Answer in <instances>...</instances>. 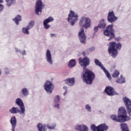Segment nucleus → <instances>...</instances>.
<instances>
[{"mask_svg":"<svg viewBox=\"0 0 131 131\" xmlns=\"http://www.w3.org/2000/svg\"><path fill=\"white\" fill-rule=\"evenodd\" d=\"M90 58L88 57H85L83 58L80 57L79 58V63L80 65L84 68L82 79L87 84H92L93 81L95 79V77H96L94 72L90 70L86 69V67L90 65Z\"/></svg>","mask_w":131,"mask_h":131,"instance_id":"1","label":"nucleus"},{"mask_svg":"<svg viewBox=\"0 0 131 131\" xmlns=\"http://www.w3.org/2000/svg\"><path fill=\"white\" fill-rule=\"evenodd\" d=\"M111 119L117 122H125L130 120V118L127 116L126 110L123 107H121L118 111V116L112 115L111 116Z\"/></svg>","mask_w":131,"mask_h":131,"instance_id":"2","label":"nucleus"},{"mask_svg":"<svg viewBox=\"0 0 131 131\" xmlns=\"http://www.w3.org/2000/svg\"><path fill=\"white\" fill-rule=\"evenodd\" d=\"M110 46L108 47V53L111 55L113 58H115L117 56L118 52L117 50H120L122 45L120 43H116V42L112 41L109 43Z\"/></svg>","mask_w":131,"mask_h":131,"instance_id":"3","label":"nucleus"},{"mask_svg":"<svg viewBox=\"0 0 131 131\" xmlns=\"http://www.w3.org/2000/svg\"><path fill=\"white\" fill-rule=\"evenodd\" d=\"M103 33L104 35L110 37L108 40L113 39L115 37V31L113 29V25H110L107 26L105 30H104Z\"/></svg>","mask_w":131,"mask_h":131,"instance_id":"4","label":"nucleus"},{"mask_svg":"<svg viewBox=\"0 0 131 131\" xmlns=\"http://www.w3.org/2000/svg\"><path fill=\"white\" fill-rule=\"evenodd\" d=\"M79 24L81 27H84L85 29H88V28H90V27H91V26L92 25V21L90 18L83 16L80 20Z\"/></svg>","mask_w":131,"mask_h":131,"instance_id":"5","label":"nucleus"},{"mask_svg":"<svg viewBox=\"0 0 131 131\" xmlns=\"http://www.w3.org/2000/svg\"><path fill=\"white\" fill-rule=\"evenodd\" d=\"M68 22L71 21V25L73 26L75 24V22L78 21V14L74 13V11L71 10L68 15Z\"/></svg>","mask_w":131,"mask_h":131,"instance_id":"6","label":"nucleus"},{"mask_svg":"<svg viewBox=\"0 0 131 131\" xmlns=\"http://www.w3.org/2000/svg\"><path fill=\"white\" fill-rule=\"evenodd\" d=\"M91 129L93 131H106L108 129V126L106 125V124H101L97 127L96 125L92 124L91 126Z\"/></svg>","mask_w":131,"mask_h":131,"instance_id":"7","label":"nucleus"},{"mask_svg":"<svg viewBox=\"0 0 131 131\" xmlns=\"http://www.w3.org/2000/svg\"><path fill=\"white\" fill-rule=\"evenodd\" d=\"M54 88L55 86L54 84H53L52 82L46 81L44 84V89L47 93H49V94H52V93H53V91H54Z\"/></svg>","mask_w":131,"mask_h":131,"instance_id":"8","label":"nucleus"},{"mask_svg":"<svg viewBox=\"0 0 131 131\" xmlns=\"http://www.w3.org/2000/svg\"><path fill=\"white\" fill-rule=\"evenodd\" d=\"M78 36L80 42L81 43H85V41L86 40V36L85 33H84V29L82 28L80 29V31L79 32Z\"/></svg>","mask_w":131,"mask_h":131,"instance_id":"9","label":"nucleus"},{"mask_svg":"<svg viewBox=\"0 0 131 131\" xmlns=\"http://www.w3.org/2000/svg\"><path fill=\"white\" fill-rule=\"evenodd\" d=\"M95 63L96 65H97V66H99V67H100V68H101V69H102V70H103V71H104V73H105L107 77H108V78H109V79H110V78H111V76L110 75L109 72H108V71H107V70H106L105 67H104L103 64H102V63H101V62H100L99 61V60H98L97 59H96L95 60Z\"/></svg>","mask_w":131,"mask_h":131,"instance_id":"10","label":"nucleus"},{"mask_svg":"<svg viewBox=\"0 0 131 131\" xmlns=\"http://www.w3.org/2000/svg\"><path fill=\"white\" fill-rule=\"evenodd\" d=\"M124 103L126 106V110L128 115L131 116V101L129 99L125 97L123 99Z\"/></svg>","mask_w":131,"mask_h":131,"instance_id":"11","label":"nucleus"},{"mask_svg":"<svg viewBox=\"0 0 131 131\" xmlns=\"http://www.w3.org/2000/svg\"><path fill=\"white\" fill-rule=\"evenodd\" d=\"M42 11V2L41 0H37L35 5V13L36 15H39V12L41 14Z\"/></svg>","mask_w":131,"mask_h":131,"instance_id":"12","label":"nucleus"},{"mask_svg":"<svg viewBox=\"0 0 131 131\" xmlns=\"http://www.w3.org/2000/svg\"><path fill=\"white\" fill-rule=\"evenodd\" d=\"M118 19L117 16H115V14L113 11H110L107 15V20L110 23H113V22H115Z\"/></svg>","mask_w":131,"mask_h":131,"instance_id":"13","label":"nucleus"},{"mask_svg":"<svg viewBox=\"0 0 131 131\" xmlns=\"http://www.w3.org/2000/svg\"><path fill=\"white\" fill-rule=\"evenodd\" d=\"M106 94L108 95V96H115L116 95V92H115V90H114V88L108 86L105 88V89L104 90Z\"/></svg>","mask_w":131,"mask_h":131,"instance_id":"14","label":"nucleus"},{"mask_svg":"<svg viewBox=\"0 0 131 131\" xmlns=\"http://www.w3.org/2000/svg\"><path fill=\"white\" fill-rule=\"evenodd\" d=\"M16 104L19 107L22 113H25V106H24V103L22 100L20 98H17L16 99Z\"/></svg>","mask_w":131,"mask_h":131,"instance_id":"15","label":"nucleus"},{"mask_svg":"<svg viewBox=\"0 0 131 131\" xmlns=\"http://www.w3.org/2000/svg\"><path fill=\"white\" fill-rule=\"evenodd\" d=\"M54 21V18L53 17L50 16L48 17L47 19H46L43 21V25L45 29H49V28L51 27L49 25H48V23H50V22H53Z\"/></svg>","mask_w":131,"mask_h":131,"instance_id":"16","label":"nucleus"},{"mask_svg":"<svg viewBox=\"0 0 131 131\" xmlns=\"http://www.w3.org/2000/svg\"><path fill=\"white\" fill-rule=\"evenodd\" d=\"M10 123L12 126V131H15V128H16V126L17 125V119H16V117L13 116L11 117Z\"/></svg>","mask_w":131,"mask_h":131,"instance_id":"17","label":"nucleus"},{"mask_svg":"<svg viewBox=\"0 0 131 131\" xmlns=\"http://www.w3.org/2000/svg\"><path fill=\"white\" fill-rule=\"evenodd\" d=\"M46 59L48 63L52 64H53V59H52V54H51V51L47 50L46 52Z\"/></svg>","mask_w":131,"mask_h":131,"instance_id":"18","label":"nucleus"},{"mask_svg":"<svg viewBox=\"0 0 131 131\" xmlns=\"http://www.w3.org/2000/svg\"><path fill=\"white\" fill-rule=\"evenodd\" d=\"M9 112L12 114H16L17 113H19V114H24V113H22V110H19V107H15L14 106L9 110Z\"/></svg>","mask_w":131,"mask_h":131,"instance_id":"19","label":"nucleus"},{"mask_svg":"<svg viewBox=\"0 0 131 131\" xmlns=\"http://www.w3.org/2000/svg\"><path fill=\"white\" fill-rule=\"evenodd\" d=\"M65 82L66 84H68V85L71 86L75 83V79H74V77L71 78H68L65 80Z\"/></svg>","mask_w":131,"mask_h":131,"instance_id":"20","label":"nucleus"},{"mask_svg":"<svg viewBox=\"0 0 131 131\" xmlns=\"http://www.w3.org/2000/svg\"><path fill=\"white\" fill-rule=\"evenodd\" d=\"M76 129L77 130L80 131H89V128H88L85 125H79L76 126Z\"/></svg>","mask_w":131,"mask_h":131,"instance_id":"21","label":"nucleus"},{"mask_svg":"<svg viewBox=\"0 0 131 131\" xmlns=\"http://www.w3.org/2000/svg\"><path fill=\"white\" fill-rule=\"evenodd\" d=\"M60 102V96L59 95H57L55 98H54V106L55 108H58V109H59L60 107L59 106H60V104H59V102Z\"/></svg>","mask_w":131,"mask_h":131,"instance_id":"22","label":"nucleus"},{"mask_svg":"<svg viewBox=\"0 0 131 131\" xmlns=\"http://www.w3.org/2000/svg\"><path fill=\"white\" fill-rule=\"evenodd\" d=\"M37 128L39 131H47L46 129V124H42L41 123H39L37 124Z\"/></svg>","mask_w":131,"mask_h":131,"instance_id":"23","label":"nucleus"},{"mask_svg":"<svg viewBox=\"0 0 131 131\" xmlns=\"http://www.w3.org/2000/svg\"><path fill=\"white\" fill-rule=\"evenodd\" d=\"M22 17L19 15L16 16L13 19V21L15 22L16 25H19V22L21 21Z\"/></svg>","mask_w":131,"mask_h":131,"instance_id":"24","label":"nucleus"},{"mask_svg":"<svg viewBox=\"0 0 131 131\" xmlns=\"http://www.w3.org/2000/svg\"><path fill=\"white\" fill-rule=\"evenodd\" d=\"M75 65H76V61L74 59H71L68 64L69 68H73Z\"/></svg>","mask_w":131,"mask_h":131,"instance_id":"25","label":"nucleus"},{"mask_svg":"<svg viewBox=\"0 0 131 131\" xmlns=\"http://www.w3.org/2000/svg\"><path fill=\"white\" fill-rule=\"evenodd\" d=\"M106 23L104 19H102L98 24V27L99 28H105L106 27Z\"/></svg>","mask_w":131,"mask_h":131,"instance_id":"26","label":"nucleus"},{"mask_svg":"<svg viewBox=\"0 0 131 131\" xmlns=\"http://www.w3.org/2000/svg\"><path fill=\"white\" fill-rule=\"evenodd\" d=\"M121 128L122 129V131H129L128 130V127H127V125L126 124L123 123L121 124Z\"/></svg>","mask_w":131,"mask_h":131,"instance_id":"27","label":"nucleus"},{"mask_svg":"<svg viewBox=\"0 0 131 131\" xmlns=\"http://www.w3.org/2000/svg\"><path fill=\"white\" fill-rule=\"evenodd\" d=\"M21 93L24 96H28L29 92L28 91V90H27V89L23 88L21 90Z\"/></svg>","mask_w":131,"mask_h":131,"instance_id":"28","label":"nucleus"},{"mask_svg":"<svg viewBox=\"0 0 131 131\" xmlns=\"http://www.w3.org/2000/svg\"><path fill=\"white\" fill-rule=\"evenodd\" d=\"M120 79H118L116 81L117 83H124L125 81H124V78H122V76H120Z\"/></svg>","mask_w":131,"mask_h":131,"instance_id":"29","label":"nucleus"},{"mask_svg":"<svg viewBox=\"0 0 131 131\" xmlns=\"http://www.w3.org/2000/svg\"><path fill=\"white\" fill-rule=\"evenodd\" d=\"M119 71L115 70L112 74V77L114 78L118 77L119 76Z\"/></svg>","mask_w":131,"mask_h":131,"instance_id":"30","label":"nucleus"},{"mask_svg":"<svg viewBox=\"0 0 131 131\" xmlns=\"http://www.w3.org/2000/svg\"><path fill=\"white\" fill-rule=\"evenodd\" d=\"M47 127L49 129H54V128L56 127V125L55 124H48Z\"/></svg>","mask_w":131,"mask_h":131,"instance_id":"31","label":"nucleus"},{"mask_svg":"<svg viewBox=\"0 0 131 131\" xmlns=\"http://www.w3.org/2000/svg\"><path fill=\"white\" fill-rule=\"evenodd\" d=\"M29 29H30L29 28H28V27H27L26 28H23V32L25 34H29V31L28 30H29Z\"/></svg>","mask_w":131,"mask_h":131,"instance_id":"32","label":"nucleus"},{"mask_svg":"<svg viewBox=\"0 0 131 131\" xmlns=\"http://www.w3.org/2000/svg\"><path fill=\"white\" fill-rule=\"evenodd\" d=\"M33 26H34V21L33 20H31L29 23L28 26H27V27L28 28H29L30 29H31V28H32V27H33Z\"/></svg>","mask_w":131,"mask_h":131,"instance_id":"33","label":"nucleus"},{"mask_svg":"<svg viewBox=\"0 0 131 131\" xmlns=\"http://www.w3.org/2000/svg\"><path fill=\"white\" fill-rule=\"evenodd\" d=\"M13 1L14 0H6V1L7 2V5L8 7H10V6H11V5H13Z\"/></svg>","mask_w":131,"mask_h":131,"instance_id":"34","label":"nucleus"},{"mask_svg":"<svg viewBox=\"0 0 131 131\" xmlns=\"http://www.w3.org/2000/svg\"><path fill=\"white\" fill-rule=\"evenodd\" d=\"M85 108H86V110H88L89 112H91V110H92L91 108V106H90V105H88V104L86 105Z\"/></svg>","mask_w":131,"mask_h":131,"instance_id":"35","label":"nucleus"},{"mask_svg":"<svg viewBox=\"0 0 131 131\" xmlns=\"http://www.w3.org/2000/svg\"><path fill=\"white\" fill-rule=\"evenodd\" d=\"M99 26H97V27H95L94 28V32H98V30H99Z\"/></svg>","mask_w":131,"mask_h":131,"instance_id":"36","label":"nucleus"},{"mask_svg":"<svg viewBox=\"0 0 131 131\" xmlns=\"http://www.w3.org/2000/svg\"><path fill=\"white\" fill-rule=\"evenodd\" d=\"M4 10V6L3 5L0 4V12H2Z\"/></svg>","mask_w":131,"mask_h":131,"instance_id":"37","label":"nucleus"},{"mask_svg":"<svg viewBox=\"0 0 131 131\" xmlns=\"http://www.w3.org/2000/svg\"><path fill=\"white\" fill-rule=\"evenodd\" d=\"M22 55L23 56H24V55H26V52L25 51H24L23 52H22Z\"/></svg>","mask_w":131,"mask_h":131,"instance_id":"38","label":"nucleus"},{"mask_svg":"<svg viewBox=\"0 0 131 131\" xmlns=\"http://www.w3.org/2000/svg\"><path fill=\"white\" fill-rule=\"evenodd\" d=\"M55 35H56L55 34H50L51 37H53V36H55Z\"/></svg>","mask_w":131,"mask_h":131,"instance_id":"39","label":"nucleus"},{"mask_svg":"<svg viewBox=\"0 0 131 131\" xmlns=\"http://www.w3.org/2000/svg\"><path fill=\"white\" fill-rule=\"evenodd\" d=\"M91 51H95V48L94 47H92L90 48Z\"/></svg>","mask_w":131,"mask_h":131,"instance_id":"40","label":"nucleus"},{"mask_svg":"<svg viewBox=\"0 0 131 131\" xmlns=\"http://www.w3.org/2000/svg\"><path fill=\"white\" fill-rule=\"evenodd\" d=\"M82 55H83V56H85V52L83 51L82 52Z\"/></svg>","mask_w":131,"mask_h":131,"instance_id":"41","label":"nucleus"},{"mask_svg":"<svg viewBox=\"0 0 131 131\" xmlns=\"http://www.w3.org/2000/svg\"><path fill=\"white\" fill-rule=\"evenodd\" d=\"M63 89H64L65 90H67V86H63Z\"/></svg>","mask_w":131,"mask_h":131,"instance_id":"42","label":"nucleus"},{"mask_svg":"<svg viewBox=\"0 0 131 131\" xmlns=\"http://www.w3.org/2000/svg\"><path fill=\"white\" fill-rule=\"evenodd\" d=\"M66 94H67V91L63 93L64 96H65L66 95Z\"/></svg>","mask_w":131,"mask_h":131,"instance_id":"43","label":"nucleus"},{"mask_svg":"<svg viewBox=\"0 0 131 131\" xmlns=\"http://www.w3.org/2000/svg\"><path fill=\"white\" fill-rule=\"evenodd\" d=\"M3 3V0H0V3Z\"/></svg>","mask_w":131,"mask_h":131,"instance_id":"44","label":"nucleus"},{"mask_svg":"<svg viewBox=\"0 0 131 131\" xmlns=\"http://www.w3.org/2000/svg\"><path fill=\"white\" fill-rule=\"evenodd\" d=\"M2 74V72L0 71V75Z\"/></svg>","mask_w":131,"mask_h":131,"instance_id":"45","label":"nucleus"}]
</instances>
